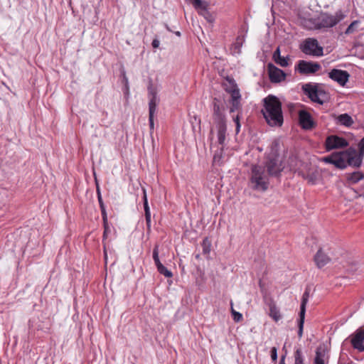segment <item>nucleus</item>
Returning <instances> with one entry per match:
<instances>
[{"mask_svg":"<svg viewBox=\"0 0 364 364\" xmlns=\"http://www.w3.org/2000/svg\"><path fill=\"white\" fill-rule=\"evenodd\" d=\"M231 313L235 321L239 322L242 319V315L240 313L236 311L232 307H231Z\"/></svg>","mask_w":364,"mask_h":364,"instance_id":"nucleus-35","label":"nucleus"},{"mask_svg":"<svg viewBox=\"0 0 364 364\" xmlns=\"http://www.w3.org/2000/svg\"><path fill=\"white\" fill-rule=\"evenodd\" d=\"M305 314H299V331H298V336L299 338L302 337L303 335V329H304V323Z\"/></svg>","mask_w":364,"mask_h":364,"instance_id":"nucleus-28","label":"nucleus"},{"mask_svg":"<svg viewBox=\"0 0 364 364\" xmlns=\"http://www.w3.org/2000/svg\"><path fill=\"white\" fill-rule=\"evenodd\" d=\"M321 68L318 63L301 60L298 62L295 69L301 75H310L316 73Z\"/></svg>","mask_w":364,"mask_h":364,"instance_id":"nucleus-7","label":"nucleus"},{"mask_svg":"<svg viewBox=\"0 0 364 364\" xmlns=\"http://www.w3.org/2000/svg\"><path fill=\"white\" fill-rule=\"evenodd\" d=\"M331 260V258L325 252H323V251L321 249L318 250L314 256V261L316 262V266L318 268L323 267V266L327 264Z\"/></svg>","mask_w":364,"mask_h":364,"instance_id":"nucleus-16","label":"nucleus"},{"mask_svg":"<svg viewBox=\"0 0 364 364\" xmlns=\"http://www.w3.org/2000/svg\"><path fill=\"white\" fill-rule=\"evenodd\" d=\"M143 193H144L143 202H144V212H145L146 228H147L148 232H149L151 231V213H150V209H149V206L148 204V200H147V196H146V193L145 189H143Z\"/></svg>","mask_w":364,"mask_h":364,"instance_id":"nucleus-17","label":"nucleus"},{"mask_svg":"<svg viewBox=\"0 0 364 364\" xmlns=\"http://www.w3.org/2000/svg\"><path fill=\"white\" fill-rule=\"evenodd\" d=\"M267 72L269 80L273 83H278L285 80L286 73L272 63L267 65Z\"/></svg>","mask_w":364,"mask_h":364,"instance_id":"nucleus-11","label":"nucleus"},{"mask_svg":"<svg viewBox=\"0 0 364 364\" xmlns=\"http://www.w3.org/2000/svg\"><path fill=\"white\" fill-rule=\"evenodd\" d=\"M348 146V142L343 137L336 135L328 136L325 141V148L327 151L344 148Z\"/></svg>","mask_w":364,"mask_h":364,"instance_id":"nucleus-9","label":"nucleus"},{"mask_svg":"<svg viewBox=\"0 0 364 364\" xmlns=\"http://www.w3.org/2000/svg\"><path fill=\"white\" fill-rule=\"evenodd\" d=\"M284 360H285V355H282V358H281V360L279 362V364H286L285 362H284Z\"/></svg>","mask_w":364,"mask_h":364,"instance_id":"nucleus-44","label":"nucleus"},{"mask_svg":"<svg viewBox=\"0 0 364 364\" xmlns=\"http://www.w3.org/2000/svg\"><path fill=\"white\" fill-rule=\"evenodd\" d=\"M176 35L180 36V32H178H178L176 33Z\"/></svg>","mask_w":364,"mask_h":364,"instance_id":"nucleus-45","label":"nucleus"},{"mask_svg":"<svg viewBox=\"0 0 364 364\" xmlns=\"http://www.w3.org/2000/svg\"><path fill=\"white\" fill-rule=\"evenodd\" d=\"M309 297V293L307 290H306L302 296L301 304V306H300V312H299L300 314H302V315L305 314L306 306L308 302Z\"/></svg>","mask_w":364,"mask_h":364,"instance_id":"nucleus-24","label":"nucleus"},{"mask_svg":"<svg viewBox=\"0 0 364 364\" xmlns=\"http://www.w3.org/2000/svg\"><path fill=\"white\" fill-rule=\"evenodd\" d=\"M213 118L215 124L226 123L225 116L224 114V107H220L218 100L214 98L213 102Z\"/></svg>","mask_w":364,"mask_h":364,"instance_id":"nucleus-12","label":"nucleus"},{"mask_svg":"<svg viewBox=\"0 0 364 364\" xmlns=\"http://www.w3.org/2000/svg\"><path fill=\"white\" fill-rule=\"evenodd\" d=\"M100 210L102 213L103 223H106V222L107 221V215L105 210V207L100 208Z\"/></svg>","mask_w":364,"mask_h":364,"instance_id":"nucleus-41","label":"nucleus"},{"mask_svg":"<svg viewBox=\"0 0 364 364\" xmlns=\"http://www.w3.org/2000/svg\"><path fill=\"white\" fill-rule=\"evenodd\" d=\"M156 109H154V106L151 107V109H149V122L150 129H154V116Z\"/></svg>","mask_w":364,"mask_h":364,"instance_id":"nucleus-31","label":"nucleus"},{"mask_svg":"<svg viewBox=\"0 0 364 364\" xmlns=\"http://www.w3.org/2000/svg\"><path fill=\"white\" fill-rule=\"evenodd\" d=\"M97 198H98L100 207V208L105 207V204H104L102 198L100 188L98 187L97 188Z\"/></svg>","mask_w":364,"mask_h":364,"instance_id":"nucleus-40","label":"nucleus"},{"mask_svg":"<svg viewBox=\"0 0 364 364\" xmlns=\"http://www.w3.org/2000/svg\"><path fill=\"white\" fill-rule=\"evenodd\" d=\"M301 50L309 55L322 56L323 55V47L319 46L316 39L309 38H306L300 46Z\"/></svg>","mask_w":364,"mask_h":364,"instance_id":"nucleus-4","label":"nucleus"},{"mask_svg":"<svg viewBox=\"0 0 364 364\" xmlns=\"http://www.w3.org/2000/svg\"><path fill=\"white\" fill-rule=\"evenodd\" d=\"M358 24V21H355L353 22H352L349 26L347 28L346 31V34H350V33H352L354 30H355V27L356 26V25Z\"/></svg>","mask_w":364,"mask_h":364,"instance_id":"nucleus-36","label":"nucleus"},{"mask_svg":"<svg viewBox=\"0 0 364 364\" xmlns=\"http://www.w3.org/2000/svg\"><path fill=\"white\" fill-rule=\"evenodd\" d=\"M233 121L236 124V133H239L240 129V116L237 114L236 117H233Z\"/></svg>","mask_w":364,"mask_h":364,"instance_id":"nucleus-37","label":"nucleus"},{"mask_svg":"<svg viewBox=\"0 0 364 364\" xmlns=\"http://www.w3.org/2000/svg\"><path fill=\"white\" fill-rule=\"evenodd\" d=\"M289 58L288 56H287V57L281 56L279 58V59H278L277 60H276L275 63L277 65H280L281 67L285 68L289 65Z\"/></svg>","mask_w":364,"mask_h":364,"instance_id":"nucleus-32","label":"nucleus"},{"mask_svg":"<svg viewBox=\"0 0 364 364\" xmlns=\"http://www.w3.org/2000/svg\"><path fill=\"white\" fill-rule=\"evenodd\" d=\"M348 339L353 348L360 352L364 351V330L363 328L357 329L348 337Z\"/></svg>","mask_w":364,"mask_h":364,"instance_id":"nucleus-10","label":"nucleus"},{"mask_svg":"<svg viewBox=\"0 0 364 364\" xmlns=\"http://www.w3.org/2000/svg\"><path fill=\"white\" fill-rule=\"evenodd\" d=\"M153 259L154 261V263L158 268L159 265H162L161 262H160L159 257V245H156L154 250H153Z\"/></svg>","mask_w":364,"mask_h":364,"instance_id":"nucleus-27","label":"nucleus"},{"mask_svg":"<svg viewBox=\"0 0 364 364\" xmlns=\"http://www.w3.org/2000/svg\"><path fill=\"white\" fill-rule=\"evenodd\" d=\"M281 52H280V48L279 47H278L275 50L274 52L273 53V55H272V58L274 60V61L275 62L276 60H277L278 59H279V58L281 57Z\"/></svg>","mask_w":364,"mask_h":364,"instance_id":"nucleus-38","label":"nucleus"},{"mask_svg":"<svg viewBox=\"0 0 364 364\" xmlns=\"http://www.w3.org/2000/svg\"><path fill=\"white\" fill-rule=\"evenodd\" d=\"M245 41V37L244 36H237L236 38V41L234 44L235 48L238 50V53L240 52V49L242 47L243 43Z\"/></svg>","mask_w":364,"mask_h":364,"instance_id":"nucleus-34","label":"nucleus"},{"mask_svg":"<svg viewBox=\"0 0 364 364\" xmlns=\"http://www.w3.org/2000/svg\"><path fill=\"white\" fill-rule=\"evenodd\" d=\"M216 127L218 129V143L223 146L225 140V135L227 131L226 123L216 124Z\"/></svg>","mask_w":364,"mask_h":364,"instance_id":"nucleus-20","label":"nucleus"},{"mask_svg":"<svg viewBox=\"0 0 364 364\" xmlns=\"http://www.w3.org/2000/svg\"><path fill=\"white\" fill-rule=\"evenodd\" d=\"M364 178V175L363 173L360 171H355L351 173L346 175V179L348 183L351 184L357 183L358 181L362 180Z\"/></svg>","mask_w":364,"mask_h":364,"instance_id":"nucleus-21","label":"nucleus"},{"mask_svg":"<svg viewBox=\"0 0 364 364\" xmlns=\"http://www.w3.org/2000/svg\"><path fill=\"white\" fill-rule=\"evenodd\" d=\"M304 178L307 180L308 183L314 184L317 181V176L315 173H309L304 176Z\"/></svg>","mask_w":364,"mask_h":364,"instance_id":"nucleus-33","label":"nucleus"},{"mask_svg":"<svg viewBox=\"0 0 364 364\" xmlns=\"http://www.w3.org/2000/svg\"><path fill=\"white\" fill-rule=\"evenodd\" d=\"M294 364H304L302 352L300 348H298L294 352Z\"/></svg>","mask_w":364,"mask_h":364,"instance_id":"nucleus-26","label":"nucleus"},{"mask_svg":"<svg viewBox=\"0 0 364 364\" xmlns=\"http://www.w3.org/2000/svg\"><path fill=\"white\" fill-rule=\"evenodd\" d=\"M199 14L205 18V19L210 23H213L215 20V15L213 13H210L208 9H205L204 11H199Z\"/></svg>","mask_w":364,"mask_h":364,"instance_id":"nucleus-23","label":"nucleus"},{"mask_svg":"<svg viewBox=\"0 0 364 364\" xmlns=\"http://www.w3.org/2000/svg\"><path fill=\"white\" fill-rule=\"evenodd\" d=\"M333 117L336 119V124H339L345 127H350L354 122L352 117L346 113L341 114L338 116L333 115Z\"/></svg>","mask_w":364,"mask_h":364,"instance_id":"nucleus-18","label":"nucleus"},{"mask_svg":"<svg viewBox=\"0 0 364 364\" xmlns=\"http://www.w3.org/2000/svg\"><path fill=\"white\" fill-rule=\"evenodd\" d=\"M271 358L273 361H276L277 359V349L276 347H272L271 349Z\"/></svg>","mask_w":364,"mask_h":364,"instance_id":"nucleus-39","label":"nucleus"},{"mask_svg":"<svg viewBox=\"0 0 364 364\" xmlns=\"http://www.w3.org/2000/svg\"><path fill=\"white\" fill-rule=\"evenodd\" d=\"M328 76L331 79L337 82L340 85L344 86L348 82L350 75L346 70L333 69L328 73Z\"/></svg>","mask_w":364,"mask_h":364,"instance_id":"nucleus-13","label":"nucleus"},{"mask_svg":"<svg viewBox=\"0 0 364 364\" xmlns=\"http://www.w3.org/2000/svg\"><path fill=\"white\" fill-rule=\"evenodd\" d=\"M344 18L341 11H338L335 14H321L318 17V28H331L336 26Z\"/></svg>","mask_w":364,"mask_h":364,"instance_id":"nucleus-5","label":"nucleus"},{"mask_svg":"<svg viewBox=\"0 0 364 364\" xmlns=\"http://www.w3.org/2000/svg\"><path fill=\"white\" fill-rule=\"evenodd\" d=\"M103 226H104L103 239H105L107 237V232L109 231V228L108 226V222L107 221L106 223H103Z\"/></svg>","mask_w":364,"mask_h":364,"instance_id":"nucleus-42","label":"nucleus"},{"mask_svg":"<svg viewBox=\"0 0 364 364\" xmlns=\"http://www.w3.org/2000/svg\"><path fill=\"white\" fill-rule=\"evenodd\" d=\"M279 143L274 141L271 145L264 166L253 165L251 169L250 184L254 190L265 191L269 186V176H278L284 169L279 159Z\"/></svg>","mask_w":364,"mask_h":364,"instance_id":"nucleus-1","label":"nucleus"},{"mask_svg":"<svg viewBox=\"0 0 364 364\" xmlns=\"http://www.w3.org/2000/svg\"><path fill=\"white\" fill-rule=\"evenodd\" d=\"M299 123L304 129H311L315 127V123L310 113L305 110H301L299 114Z\"/></svg>","mask_w":364,"mask_h":364,"instance_id":"nucleus-14","label":"nucleus"},{"mask_svg":"<svg viewBox=\"0 0 364 364\" xmlns=\"http://www.w3.org/2000/svg\"><path fill=\"white\" fill-rule=\"evenodd\" d=\"M159 44H160V43L158 39H154L152 41V43H151L153 48H159Z\"/></svg>","mask_w":364,"mask_h":364,"instance_id":"nucleus-43","label":"nucleus"},{"mask_svg":"<svg viewBox=\"0 0 364 364\" xmlns=\"http://www.w3.org/2000/svg\"><path fill=\"white\" fill-rule=\"evenodd\" d=\"M192 4L196 9L199 11H204L208 9L209 4L208 1L204 0H191Z\"/></svg>","mask_w":364,"mask_h":364,"instance_id":"nucleus-22","label":"nucleus"},{"mask_svg":"<svg viewBox=\"0 0 364 364\" xmlns=\"http://www.w3.org/2000/svg\"><path fill=\"white\" fill-rule=\"evenodd\" d=\"M230 87L226 88V91L229 92L231 95V107L230 108V112L232 113L235 111H237L240 109V97L241 95L240 94L239 89L237 87L236 84L232 81H230Z\"/></svg>","mask_w":364,"mask_h":364,"instance_id":"nucleus-8","label":"nucleus"},{"mask_svg":"<svg viewBox=\"0 0 364 364\" xmlns=\"http://www.w3.org/2000/svg\"><path fill=\"white\" fill-rule=\"evenodd\" d=\"M158 272L161 274L164 275L167 278H170L173 276V274L171 271H169L166 267H164L163 264L159 265V267L157 268Z\"/></svg>","mask_w":364,"mask_h":364,"instance_id":"nucleus-30","label":"nucleus"},{"mask_svg":"<svg viewBox=\"0 0 364 364\" xmlns=\"http://www.w3.org/2000/svg\"><path fill=\"white\" fill-rule=\"evenodd\" d=\"M328 363L327 350L324 346L316 348L314 364H326Z\"/></svg>","mask_w":364,"mask_h":364,"instance_id":"nucleus-15","label":"nucleus"},{"mask_svg":"<svg viewBox=\"0 0 364 364\" xmlns=\"http://www.w3.org/2000/svg\"><path fill=\"white\" fill-rule=\"evenodd\" d=\"M359 151L350 147L342 151H336L331 155L322 158V161L331 164L339 169H344L347 166L359 168L364 158V137L358 144Z\"/></svg>","mask_w":364,"mask_h":364,"instance_id":"nucleus-2","label":"nucleus"},{"mask_svg":"<svg viewBox=\"0 0 364 364\" xmlns=\"http://www.w3.org/2000/svg\"><path fill=\"white\" fill-rule=\"evenodd\" d=\"M304 92L309 96L311 101L323 105L326 98V93L316 86L310 84H306L303 86Z\"/></svg>","mask_w":364,"mask_h":364,"instance_id":"nucleus-6","label":"nucleus"},{"mask_svg":"<svg viewBox=\"0 0 364 364\" xmlns=\"http://www.w3.org/2000/svg\"><path fill=\"white\" fill-rule=\"evenodd\" d=\"M149 95L150 96V100L149 102V109H151L152 106H154V109H156L158 98L157 93L156 90L150 85L148 87Z\"/></svg>","mask_w":364,"mask_h":364,"instance_id":"nucleus-19","label":"nucleus"},{"mask_svg":"<svg viewBox=\"0 0 364 364\" xmlns=\"http://www.w3.org/2000/svg\"><path fill=\"white\" fill-rule=\"evenodd\" d=\"M202 247H203V252L204 254H209V252H210L211 242L208 240V238L205 237L203 240Z\"/></svg>","mask_w":364,"mask_h":364,"instance_id":"nucleus-29","label":"nucleus"},{"mask_svg":"<svg viewBox=\"0 0 364 364\" xmlns=\"http://www.w3.org/2000/svg\"><path fill=\"white\" fill-rule=\"evenodd\" d=\"M269 315L275 321H278L282 318L279 311L274 306L270 307Z\"/></svg>","mask_w":364,"mask_h":364,"instance_id":"nucleus-25","label":"nucleus"},{"mask_svg":"<svg viewBox=\"0 0 364 364\" xmlns=\"http://www.w3.org/2000/svg\"><path fill=\"white\" fill-rule=\"evenodd\" d=\"M263 102L262 112L267 124L272 127H281L284 119L279 100L276 96L269 95L263 100Z\"/></svg>","mask_w":364,"mask_h":364,"instance_id":"nucleus-3","label":"nucleus"}]
</instances>
